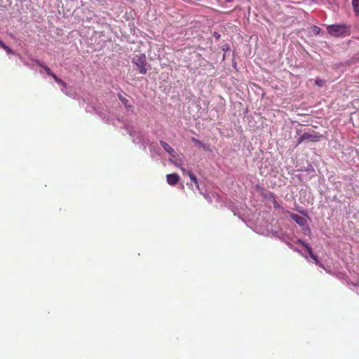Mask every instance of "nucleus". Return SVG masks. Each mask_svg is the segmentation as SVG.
I'll return each mask as SVG.
<instances>
[{
	"label": "nucleus",
	"mask_w": 359,
	"mask_h": 359,
	"mask_svg": "<svg viewBox=\"0 0 359 359\" xmlns=\"http://www.w3.org/2000/svg\"><path fill=\"white\" fill-rule=\"evenodd\" d=\"M3 49L8 53V54H14V52L13 50L9 48L8 46L5 45L3 46Z\"/></svg>",
	"instance_id": "obj_13"
},
{
	"label": "nucleus",
	"mask_w": 359,
	"mask_h": 359,
	"mask_svg": "<svg viewBox=\"0 0 359 359\" xmlns=\"http://www.w3.org/2000/svg\"><path fill=\"white\" fill-rule=\"evenodd\" d=\"M315 83L318 86H320V87H322L324 83H325V81L323 80V79H320L319 78H317L315 81Z\"/></svg>",
	"instance_id": "obj_11"
},
{
	"label": "nucleus",
	"mask_w": 359,
	"mask_h": 359,
	"mask_svg": "<svg viewBox=\"0 0 359 359\" xmlns=\"http://www.w3.org/2000/svg\"><path fill=\"white\" fill-rule=\"evenodd\" d=\"M160 144L172 158L178 156L175 149L167 142L161 140L160 141Z\"/></svg>",
	"instance_id": "obj_5"
},
{
	"label": "nucleus",
	"mask_w": 359,
	"mask_h": 359,
	"mask_svg": "<svg viewBox=\"0 0 359 359\" xmlns=\"http://www.w3.org/2000/svg\"><path fill=\"white\" fill-rule=\"evenodd\" d=\"M256 189L258 190V191H260V193L262 194H263L265 198H267L269 196H271V193L269 191H265L264 188H261L259 187H256Z\"/></svg>",
	"instance_id": "obj_9"
},
{
	"label": "nucleus",
	"mask_w": 359,
	"mask_h": 359,
	"mask_svg": "<svg viewBox=\"0 0 359 359\" xmlns=\"http://www.w3.org/2000/svg\"><path fill=\"white\" fill-rule=\"evenodd\" d=\"M226 1L231 2V1H232V0H226Z\"/></svg>",
	"instance_id": "obj_25"
},
{
	"label": "nucleus",
	"mask_w": 359,
	"mask_h": 359,
	"mask_svg": "<svg viewBox=\"0 0 359 359\" xmlns=\"http://www.w3.org/2000/svg\"><path fill=\"white\" fill-rule=\"evenodd\" d=\"M320 136L317 133H304L298 139L297 146L300 144L304 141L308 140L310 142H316L319 141Z\"/></svg>",
	"instance_id": "obj_3"
},
{
	"label": "nucleus",
	"mask_w": 359,
	"mask_h": 359,
	"mask_svg": "<svg viewBox=\"0 0 359 359\" xmlns=\"http://www.w3.org/2000/svg\"><path fill=\"white\" fill-rule=\"evenodd\" d=\"M43 69L48 75L52 74L53 72H52L51 69L48 66L44 67Z\"/></svg>",
	"instance_id": "obj_15"
},
{
	"label": "nucleus",
	"mask_w": 359,
	"mask_h": 359,
	"mask_svg": "<svg viewBox=\"0 0 359 359\" xmlns=\"http://www.w3.org/2000/svg\"><path fill=\"white\" fill-rule=\"evenodd\" d=\"M298 243L301 245H302L304 247H305L306 250H307V252H309V255L311 258L313 259V261H315V263L318 266L323 268V264L320 263L319 260L317 259V256L314 255L313 252L312 251L311 247L306 244L305 242L302 241L301 240H299Z\"/></svg>",
	"instance_id": "obj_4"
},
{
	"label": "nucleus",
	"mask_w": 359,
	"mask_h": 359,
	"mask_svg": "<svg viewBox=\"0 0 359 359\" xmlns=\"http://www.w3.org/2000/svg\"><path fill=\"white\" fill-rule=\"evenodd\" d=\"M55 82H57V83H62V80L61 79H60L59 77H57V79H56L55 80Z\"/></svg>",
	"instance_id": "obj_17"
},
{
	"label": "nucleus",
	"mask_w": 359,
	"mask_h": 359,
	"mask_svg": "<svg viewBox=\"0 0 359 359\" xmlns=\"http://www.w3.org/2000/svg\"><path fill=\"white\" fill-rule=\"evenodd\" d=\"M179 181H168V183L170 184V185L171 186H175V184H177V183H178Z\"/></svg>",
	"instance_id": "obj_16"
},
{
	"label": "nucleus",
	"mask_w": 359,
	"mask_h": 359,
	"mask_svg": "<svg viewBox=\"0 0 359 359\" xmlns=\"http://www.w3.org/2000/svg\"><path fill=\"white\" fill-rule=\"evenodd\" d=\"M61 86H62L64 88H67V83L62 81V83H60Z\"/></svg>",
	"instance_id": "obj_23"
},
{
	"label": "nucleus",
	"mask_w": 359,
	"mask_h": 359,
	"mask_svg": "<svg viewBox=\"0 0 359 359\" xmlns=\"http://www.w3.org/2000/svg\"><path fill=\"white\" fill-rule=\"evenodd\" d=\"M191 142L195 143L197 145L202 146L204 149H205V146L201 143V142L200 140L196 139L195 137L191 138Z\"/></svg>",
	"instance_id": "obj_14"
},
{
	"label": "nucleus",
	"mask_w": 359,
	"mask_h": 359,
	"mask_svg": "<svg viewBox=\"0 0 359 359\" xmlns=\"http://www.w3.org/2000/svg\"><path fill=\"white\" fill-rule=\"evenodd\" d=\"M118 97L119 100L121 102V103L126 107V108H131L133 106L129 104V100L123 96L121 94L118 95Z\"/></svg>",
	"instance_id": "obj_7"
},
{
	"label": "nucleus",
	"mask_w": 359,
	"mask_h": 359,
	"mask_svg": "<svg viewBox=\"0 0 359 359\" xmlns=\"http://www.w3.org/2000/svg\"><path fill=\"white\" fill-rule=\"evenodd\" d=\"M167 180H179L177 174H169L167 175Z\"/></svg>",
	"instance_id": "obj_10"
},
{
	"label": "nucleus",
	"mask_w": 359,
	"mask_h": 359,
	"mask_svg": "<svg viewBox=\"0 0 359 359\" xmlns=\"http://www.w3.org/2000/svg\"><path fill=\"white\" fill-rule=\"evenodd\" d=\"M39 67H43V68H44V67H46L47 65H46L44 62H41V65H39Z\"/></svg>",
	"instance_id": "obj_22"
},
{
	"label": "nucleus",
	"mask_w": 359,
	"mask_h": 359,
	"mask_svg": "<svg viewBox=\"0 0 359 359\" xmlns=\"http://www.w3.org/2000/svg\"><path fill=\"white\" fill-rule=\"evenodd\" d=\"M33 61L37 65H41V61L39 60H37V59H35V60H33Z\"/></svg>",
	"instance_id": "obj_19"
},
{
	"label": "nucleus",
	"mask_w": 359,
	"mask_h": 359,
	"mask_svg": "<svg viewBox=\"0 0 359 359\" xmlns=\"http://www.w3.org/2000/svg\"><path fill=\"white\" fill-rule=\"evenodd\" d=\"M312 31H313L314 34L317 35V34H320V28L319 27H318V26H313L312 27Z\"/></svg>",
	"instance_id": "obj_12"
},
{
	"label": "nucleus",
	"mask_w": 359,
	"mask_h": 359,
	"mask_svg": "<svg viewBox=\"0 0 359 359\" xmlns=\"http://www.w3.org/2000/svg\"><path fill=\"white\" fill-rule=\"evenodd\" d=\"M133 62L136 65L140 74H145L147 73L145 55L141 54L140 55H136L133 58Z\"/></svg>",
	"instance_id": "obj_2"
},
{
	"label": "nucleus",
	"mask_w": 359,
	"mask_h": 359,
	"mask_svg": "<svg viewBox=\"0 0 359 359\" xmlns=\"http://www.w3.org/2000/svg\"><path fill=\"white\" fill-rule=\"evenodd\" d=\"M50 76H51L54 80L57 79V76L54 73H52V74H50Z\"/></svg>",
	"instance_id": "obj_21"
},
{
	"label": "nucleus",
	"mask_w": 359,
	"mask_h": 359,
	"mask_svg": "<svg viewBox=\"0 0 359 359\" xmlns=\"http://www.w3.org/2000/svg\"><path fill=\"white\" fill-rule=\"evenodd\" d=\"M189 177L192 180H197L196 177L192 173H189Z\"/></svg>",
	"instance_id": "obj_18"
},
{
	"label": "nucleus",
	"mask_w": 359,
	"mask_h": 359,
	"mask_svg": "<svg viewBox=\"0 0 359 359\" xmlns=\"http://www.w3.org/2000/svg\"><path fill=\"white\" fill-rule=\"evenodd\" d=\"M290 216L292 219H293L297 224L301 226H303L306 224V219L304 217L299 216L298 214L291 212Z\"/></svg>",
	"instance_id": "obj_6"
},
{
	"label": "nucleus",
	"mask_w": 359,
	"mask_h": 359,
	"mask_svg": "<svg viewBox=\"0 0 359 359\" xmlns=\"http://www.w3.org/2000/svg\"><path fill=\"white\" fill-rule=\"evenodd\" d=\"M352 6L353 8L354 13L356 16L359 15V0H352Z\"/></svg>",
	"instance_id": "obj_8"
},
{
	"label": "nucleus",
	"mask_w": 359,
	"mask_h": 359,
	"mask_svg": "<svg viewBox=\"0 0 359 359\" xmlns=\"http://www.w3.org/2000/svg\"><path fill=\"white\" fill-rule=\"evenodd\" d=\"M6 44L0 39V48H3V46H4Z\"/></svg>",
	"instance_id": "obj_20"
},
{
	"label": "nucleus",
	"mask_w": 359,
	"mask_h": 359,
	"mask_svg": "<svg viewBox=\"0 0 359 359\" xmlns=\"http://www.w3.org/2000/svg\"><path fill=\"white\" fill-rule=\"evenodd\" d=\"M194 183H195L196 187H198V181H194Z\"/></svg>",
	"instance_id": "obj_24"
},
{
	"label": "nucleus",
	"mask_w": 359,
	"mask_h": 359,
	"mask_svg": "<svg viewBox=\"0 0 359 359\" xmlns=\"http://www.w3.org/2000/svg\"><path fill=\"white\" fill-rule=\"evenodd\" d=\"M349 26L346 24H337L328 25L327 27V32L336 37L349 35Z\"/></svg>",
	"instance_id": "obj_1"
}]
</instances>
